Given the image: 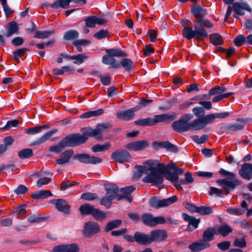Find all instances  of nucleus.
Returning <instances> with one entry per match:
<instances>
[{
    "label": "nucleus",
    "instance_id": "obj_1",
    "mask_svg": "<svg viewBox=\"0 0 252 252\" xmlns=\"http://www.w3.org/2000/svg\"><path fill=\"white\" fill-rule=\"evenodd\" d=\"M190 12L196 19L193 21L194 30L184 25L183 36L188 40L194 39L198 41H202L208 36V33L205 28H212L213 24L208 19L203 18L207 14V10L200 5L192 6Z\"/></svg>",
    "mask_w": 252,
    "mask_h": 252
},
{
    "label": "nucleus",
    "instance_id": "obj_2",
    "mask_svg": "<svg viewBox=\"0 0 252 252\" xmlns=\"http://www.w3.org/2000/svg\"><path fill=\"white\" fill-rule=\"evenodd\" d=\"M105 52L107 55L103 56L102 59L103 64L110 65L113 69L123 67L127 73H130L133 71L134 63L130 59L123 58L119 62H117L114 58L127 57V54L125 51L118 48H110L106 49Z\"/></svg>",
    "mask_w": 252,
    "mask_h": 252
},
{
    "label": "nucleus",
    "instance_id": "obj_3",
    "mask_svg": "<svg viewBox=\"0 0 252 252\" xmlns=\"http://www.w3.org/2000/svg\"><path fill=\"white\" fill-rule=\"evenodd\" d=\"M221 176L224 179H218L216 183L224 190V194L228 195L230 192L235 190L236 187L241 185L242 182L238 179L236 174L230 171L220 168L219 171Z\"/></svg>",
    "mask_w": 252,
    "mask_h": 252
},
{
    "label": "nucleus",
    "instance_id": "obj_4",
    "mask_svg": "<svg viewBox=\"0 0 252 252\" xmlns=\"http://www.w3.org/2000/svg\"><path fill=\"white\" fill-rule=\"evenodd\" d=\"M80 133H72L62 138L66 147H75L85 144L90 137L86 127L81 128Z\"/></svg>",
    "mask_w": 252,
    "mask_h": 252
},
{
    "label": "nucleus",
    "instance_id": "obj_5",
    "mask_svg": "<svg viewBox=\"0 0 252 252\" xmlns=\"http://www.w3.org/2000/svg\"><path fill=\"white\" fill-rule=\"evenodd\" d=\"M193 117V116L189 113L182 115L179 120L172 123L171 126L173 129L178 133H184L189 130H197L194 120L189 122Z\"/></svg>",
    "mask_w": 252,
    "mask_h": 252
},
{
    "label": "nucleus",
    "instance_id": "obj_6",
    "mask_svg": "<svg viewBox=\"0 0 252 252\" xmlns=\"http://www.w3.org/2000/svg\"><path fill=\"white\" fill-rule=\"evenodd\" d=\"M177 114L175 112L171 113L156 115L154 118L148 117L140 119L134 122L135 125L141 126H150L156 125L158 123L170 122L176 119Z\"/></svg>",
    "mask_w": 252,
    "mask_h": 252
},
{
    "label": "nucleus",
    "instance_id": "obj_7",
    "mask_svg": "<svg viewBox=\"0 0 252 252\" xmlns=\"http://www.w3.org/2000/svg\"><path fill=\"white\" fill-rule=\"evenodd\" d=\"M72 150H68L64 151L63 154V158L67 162L73 156L74 159L77 160L81 163L85 164H97L102 162V159L98 157L91 156L87 153H77L74 155Z\"/></svg>",
    "mask_w": 252,
    "mask_h": 252
},
{
    "label": "nucleus",
    "instance_id": "obj_8",
    "mask_svg": "<svg viewBox=\"0 0 252 252\" xmlns=\"http://www.w3.org/2000/svg\"><path fill=\"white\" fill-rule=\"evenodd\" d=\"M179 168L173 162L168 163L166 165H165L163 163L158 162L157 160L154 170L163 177L164 176L167 180L173 182L175 181V179H177V175L174 172Z\"/></svg>",
    "mask_w": 252,
    "mask_h": 252
},
{
    "label": "nucleus",
    "instance_id": "obj_9",
    "mask_svg": "<svg viewBox=\"0 0 252 252\" xmlns=\"http://www.w3.org/2000/svg\"><path fill=\"white\" fill-rule=\"evenodd\" d=\"M79 211L82 216L91 215L95 220L97 221H102L107 217L105 212L98 208H94L88 203L81 205L79 208Z\"/></svg>",
    "mask_w": 252,
    "mask_h": 252
},
{
    "label": "nucleus",
    "instance_id": "obj_10",
    "mask_svg": "<svg viewBox=\"0 0 252 252\" xmlns=\"http://www.w3.org/2000/svg\"><path fill=\"white\" fill-rule=\"evenodd\" d=\"M177 200L178 197L176 195L161 200H159L157 196H153L149 200V205L150 207L157 209L169 206L176 202Z\"/></svg>",
    "mask_w": 252,
    "mask_h": 252
},
{
    "label": "nucleus",
    "instance_id": "obj_11",
    "mask_svg": "<svg viewBox=\"0 0 252 252\" xmlns=\"http://www.w3.org/2000/svg\"><path fill=\"white\" fill-rule=\"evenodd\" d=\"M111 125L109 123H100L97 125L95 128L91 127H86L90 137H94L97 140H100L102 138L101 133L106 131L110 128Z\"/></svg>",
    "mask_w": 252,
    "mask_h": 252
},
{
    "label": "nucleus",
    "instance_id": "obj_12",
    "mask_svg": "<svg viewBox=\"0 0 252 252\" xmlns=\"http://www.w3.org/2000/svg\"><path fill=\"white\" fill-rule=\"evenodd\" d=\"M100 230V226L98 223L88 221L84 224L83 233L86 238H91L99 234Z\"/></svg>",
    "mask_w": 252,
    "mask_h": 252
},
{
    "label": "nucleus",
    "instance_id": "obj_13",
    "mask_svg": "<svg viewBox=\"0 0 252 252\" xmlns=\"http://www.w3.org/2000/svg\"><path fill=\"white\" fill-rule=\"evenodd\" d=\"M7 32L3 35L0 34V45L4 46L5 44L4 37L9 38L14 34H18L19 32V26L16 21H11L6 25Z\"/></svg>",
    "mask_w": 252,
    "mask_h": 252
},
{
    "label": "nucleus",
    "instance_id": "obj_14",
    "mask_svg": "<svg viewBox=\"0 0 252 252\" xmlns=\"http://www.w3.org/2000/svg\"><path fill=\"white\" fill-rule=\"evenodd\" d=\"M130 154L126 150L119 149L113 152L111 155V158L116 162L124 163L129 162L131 159Z\"/></svg>",
    "mask_w": 252,
    "mask_h": 252
},
{
    "label": "nucleus",
    "instance_id": "obj_15",
    "mask_svg": "<svg viewBox=\"0 0 252 252\" xmlns=\"http://www.w3.org/2000/svg\"><path fill=\"white\" fill-rule=\"evenodd\" d=\"M142 181L144 183H151L152 185L159 186L163 183V176L154 170L147 174Z\"/></svg>",
    "mask_w": 252,
    "mask_h": 252
},
{
    "label": "nucleus",
    "instance_id": "obj_16",
    "mask_svg": "<svg viewBox=\"0 0 252 252\" xmlns=\"http://www.w3.org/2000/svg\"><path fill=\"white\" fill-rule=\"evenodd\" d=\"M233 9L235 12L233 16L236 19H238L239 16H243L245 14V10L249 12L252 11V8L249 4L245 2H235L233 5Z\"/></svg>",
    "mask_w": 252,
    "mask_h": 252
},
{
    "label": "nucleus",
    "instance_id": "obj_17",
    "mask_svg": "<svg viewBox=\"0 0 252 252\" xmlns=\"http://www.w3.org/2000/svg\"><path fill=\"white\" fill-rule=\"evenodd\" d=\"M215 118V114H210L194 119L196 130H199L206 127L207 125L212 123Z\"/></svg>",
    "mask_w": 252,
    "mask_h": 252
},
{
    "label": "nucleus",
    "instance_id": "obj_18",
    "mask_svg": "<svg viewBox=\"0 0 252 252\" xmlns=\"http://www.w3.org/2000/svg\"><path fill=\"white\" fill-rule=\"evenodd\" d=\"M152 146L156 150L159 148L165 149L167 151L177 153L179 152L177 146L174 145L168 141H154L152 143Z\"/></svg>",
    "mask_w": 252,
    "mask_h": 252
},
{
    "label": "nucleus",
    "instance_id": "obj_19",
    "mask_svg": "<svg viewBox=\"0 0 252 252\" xmlns=\"http://www.w3.org/2000/svg\"><path fill=\"white\" fill-rule=\"evenodd\" d=\"M236 121L241 122V123L228 124L221 126L220 129L223 132H227L231 134L238 131L243 130L244 128V120L239 118L236 120Z\"/></svg>",
    "mask_w": 252,
    "mask_h": 252
},
{
    "label": "nucleus",
    "instance_id": "obj_20",
    "mask_svg": "<svg viewBox=\"0 0 252 252\" xmlns=\"http://www.w3.org/2000/svg\"><path fill=\"white\" fill-rule=\"evenodd\" d=\"M182 217L186 221L188 222L187 230L189 232H191L197 228L198 225L200 222V219H196L193 216H189L185 213L182 214Z\"/></svg>",
    "mask_w": 252,
    "mask_h": 252
},
{
    "label": "nucleus",
    "instance_id": "obj_21",
    "mask_svg": "<svg viewBox=\"0 0 252 252\" xmlns=\"http://www.w3.org/2000/svg\"><path fill=\"white\" fill-rule=\"evenodd\" d=\"M56 209L65 215L69 214L70 206L68 202L63 199H55L52 200Z\"/></svg>",
    "mask_w": 252,
    "mask_h": 252
},
{
    "label": "nucleus",
    "instance_id": "obj_22",
    "mask_svg": "<svg viewBox=\"0 0 252 252\" xmlns=\"http://www.w3.org/2000/svg\"><path fill=\"white\" fill-rule=\"evenodd\" d=\"M151 244L153 242H160L164 241L167 237L166 231L164 229H155L151 231L150 234Z\"/></svg>",
    "mask_w": 252,
    "mask_h": 252
},
{
    "label": "nucleus",
    "instance_id": "obj_23",
    "mask_svg": "<svg viewBox=\"0 0 252 252\" xmlns=\"http://www.w3.org/2000/svg\"><path fill=\"white\" fill-rule=\"evenodd\" d=\"M59 56L67 60H74L73 62V63L77 65L82 64L88 59V56L84 54H78L76 55H74L62 53Z\"/></svg>",
    "mask_w": 252,
    "mask_h": 252
},
{
    "label": "nucleus",
    "instance_id": "obj_24",
    "mask_svg": "<svg viewBox=\"0 0 252 252\" xmlns=\"http://www.w3.org/2000/svg\"><path fill=\"white\" fill-rule=\"evenodd\" d=\"M57 129L54 128L50 131L46 132L42 136L39 137L36 139V140L33 141L32 143L30 145L31 146H37L42 144L47 141L49 140L50 141H53L55 140V138H52V136L56 133L57 132Z\"/></svg>",
    "mask_w": 252,
    "mask_h": 252
},
{
    "label": "nucleus",
    "instance_id": "obj_25",
    "mask_svg": "<svg viewBox=\"0 0 252 252\" xmlns=\"http://www.w3.org/2000/svg\"><path fill=\"white\" fill-rule=\"evenodd\" d=\"M149 146L148 142L146 140H138L127 144L125 147L128 150L134 151H142Z\"/></svg>",
    "mask_w": 252,
    "mask_h": 252
},
{
    "label": "nucleus",
    "instance_id": "obj_26",
    "mask_svg": "<svg viewBox=\"0 0 252 252\" xmlns=\"http://www.w3.org/2000/svg\"><path fill=\"white\" fill-rule=\"evenodd\" d=\"M104 189L106 191V195L108 196L112 200L119 198V189L117 185L114 184H105L104 185Z\"/></svg>",
    "mask_w": 252,
    "mask_h": 252
},
{
    "label": "nucleus",
    "instance_id": "obj_27",
    "mask_svg": "<svg viewBox=\"0 0 252 252\" xmlns=\"http://www.w3.org/2000/svg\"><path fill=\"white\" fill-rule=\"evenodd\" d=\"M238 173L244 179L250 181L252 178V163H245L238 170Z\"/></svg>",
    "mask_w": 252,
    "mask_h": 252
},
{
    "label": "nucleus",
    "instance_id": "obj_28",
    "mask_svg": "<svg viewBox=\"0 0 252 252\" xmlns=\"http://www.w3.org/2000/svg\"><path fill=\"white\" fill-rule=\"evenodd\" d=\"M135 189V187L133 186H129L121 188L119 189V191L123 192V194H120V195H119L118 200H121L125 198L128 202L130 203L132 201L131 194Z\"/></svg>",
    "mask_w": 252,
    "mask_h": 252
},
{
    "label": "nucleus",
    "instance_id": "obj_29",
    "mask_svg": "<svg viewBox=\"0 0 252 252\" xmlns=\"http://www.w3.org/2000/svg\"><path fill=\"white\" fill-rule=\"evenodd\" d=\"M135 242L137 244L143 245L151 244L150 235L140 231H136L134 233Z\"/></svg>",
    "mask_w": 252,
    "mask_h": 252
},
{
    "label": "nucleus",
    "instance_id": "obj_30",
    "mask_svg": "<svg viewBox=\"0 0 252 252\" xmlns=\"http://www.w3.org/2000/svg\"><path fill=\"white\" fill-rule=\"evenodd\" d=\"M218 235L216 228L214 226L207 227L203 233L202 240L204 242L208 243L214 239V236Z\"/></svg>",
    "mask_w": 252,
    "mask_h": 252
},
{
    "label": "nucleus",
    "instance_id": "obj_31",
    "mask_svg": "<svg viewBox=\"0 0 252 252\" xmlns=\"http://www.w3.org/2000/svg\"><path fill=\"white\" fill-rule=\"evenodd\" d=\"M211 245L209 243L197 242H193L189 246V249L192 252H198L204 249L209 248Z\"/></svg>",
    "mask_w": 252,
    "mask_h": 252
},
{
    "label": "nucleus",
    "instance_id": "obj_32",
    "mask_svg": "<svg viewBox=\"0 0 252 252\" xmlns=\"http://www.w3.org/2000/svg\"><path fill=\"white\" fill-rule=\"evenodd\" d=\"M134 117L135 114L132 112L130 109L118 112L116 116L117 118L126 121L132 120Z\"/></svg>",
    "mask_w": 252,
    "mask_h": 252
},
{
    "label": "nucleus",
    "instance_id": "obj_33",
    "mask_svg": "<svg viewBox=\"0 0 252 252\" xmlns=\"http://www.w3.org/2000/svg\"><path fill=\"white\" fill-rule=\"evenodd\" d=\"M70 0H56L55 2L50 5L53 9H58L60 8L66 9L69 7Z\"/></svg>",
    "mask_w": 252,
    "mask_h": 252
},
{
    "label": "nucleus",
    "instance_id": "obj_34",
    "mask_svg": "<svg viewBox=\"0 0 252 252\" xmlns=\"http://www.w3.org/2000/svg\"><path fill=\"white\" fill-rule=\"evenodd\" d=\"M70 0H56L55 2L50 5L53 9H58L60 8L66 9L69 7Z\"/></svg>",
    "mask_w": 252,
    "mask_h": 252
},
{
    "label": "nucleus",
    "instance_id": "obj_35",
    "mask_svg": "<svg viewBox=\"0 0 252 252\" xmlns=\"http://www.w3.org/2000/svg\"><path fill=\"white\" fill-rule=\"evenodd\" d=\"M79 36V33L75 30H69L65 32L63 35V39L64 41H71L76 40Z\"/></svg>",
    "mask_w": 252,
    "mask_h": 252
},
{
    "label": "nucleus",
    "instance_id": "obj_36",
    "mask_svg": "<svg viewBox=\"0 0 252 252\" xmlns=\"http://www.w3.org/2000/svg\"><path fill=\"white\" fill-rule=\"evenodd\" d=\"M52 195L51 192L47 190H39L33 192L31 196L34 199H41Z\"/></svg>",
    "mask_w": 252,
    "mask_h": 252
},
{
    "label": "nucleus",
    "instance_id": "obj_37",
    "mask_svg": "<svg viewBox=\"0 0 252 252\" xmlns=\"http://www.w3.org/2000/svg\"><path fill=\"white\" fill-rule=\"evenodd\" d=\"M54 30L49 31H37L35 32L33 37L38 39H45L49 37L55 33Z\"/></svg>",
    "mask_w": 252,
    "mask_h": 252
},
{
    "label": "nucleus",
    "instance_id": "obj_38",
    "mask_svg": "<svg viewBox=\"0 0 252 252\" xmlns=\"http://www.w3.org/2000/svg\"><path fill=\"white\" fill-rule=\"evenodd\" d=\"M121 220H114L107 222L104 228V231L108 232L113 229L118 228L122 224Z\"/></svg>",
    "mask_w": 252,
    "mask_h": 252
},
{
    "label": "nucleus",
    "instance_id": "obj_39",
    "mask_svg": "<svg viewBox=\"0 0 252 252\" xmlns=\"http://www.w3.org/2000/svg\"><path fill=\"white\" fill-rule=\"evenodd\" d=\"M211 43L215 46L221 45L223 43L222 36L218 33H214L210 35Z\"/></svg>",
    "mask_w": 252,
    "mask_h": 252
},
{
    "label": "nucleus",
    "instance_id": "obj_40",
    "mask_svg": "<svg viewBox=\"0 0 252 252\" xmlns=\"http://www.w3.org/2000/svg\"><path fill=\"white\" fill-rule=\"evenodd\" d=\"M142 221L144 225L149 227L154 226V217L150 213H144L141 217Z\"/></svg>",
    "mask_w": 252,
    "mask_h": 252
},
{
    "label": "nucleus",
    "instance_id": "obj_41",
    "mask_svg": "<svg viewBox=\"0 0 252 252\" xmlns=\"http://www.w3.org/2000/svg\"><path fill=\"white\" fill-rule=\"evenodd\" d=\"M233 232V229L227 224L220 226L217 229L218 235L220 234L223 237H226Z\"/></svg>",
    "mask_w": 252,
    "mask_h": 252
},
{
    "label": "nucleus",
    "instance_id": "obj_42",
    "mask_svg": "<svg viewBox=\"0 0 252 252\" xmlns=\"http://www.w3.org/2000/svg\"><path fill=\"white\" fill-rule=\"evenodd\" d=\"M104 110L102 108L98 109L96 110L90 111L84 113L80 116L81 119H87L92 117H96L103 114Z\"/></svg>",
    "mask_w": 252,
    "mask_h": 252
},
{
    "label": "nucleus",
    "instance_id": "obj_43",
    "mask_svg": "<svg viewBox=\"0 0 252 252\" xmlns=\"http://www.w3.org/2000/svg\"><path fill=\"white\" fill-rule=\"evenodd\" d=\"M65 147H66L62 139L58 144L50 146L49 151L58 154L61 153Z\"/></svg>",
    "mask_w": 252,
    "mask_h": 252
},
{
    "label": "nucleus",
    "instance_id": "obj_44",
    "mask_svg": "<svg viewBox=\"0 0 252 252\" xmlns=\"http://www.w3.org/2000/svg\"><path fill=\"white\" fill-rule=\"evenodd\" d=\"M109 147L110 143L109 142H105L103 145L97 144L91 147V151L93 153L102 152L107 150Z\"/></svg>",
    "mask_w": 252,
    "mask_h": 252
},
{
    "label": "nucleus",
    "instance_id": "obj_45",
    "mask_svg": "<svg viewBox=\"0 0 252 252\" xmlns=\"http://www.w3.org/2000/svg\"><path fill=\"white\" fill-rule=\"evenodd\" d=\"M18 156L21 159L29 158L33 156V151L32 149H24L18 152Z\"/></svg>",
    "mask_w": 252,
    "mask_h": 252
},
{
    "label": "nucleus",
    "instance_id": "obj_46",
    "mask_svg": "<svg viewBox=\"0 0 252 252\" xmlns=\"http://www.w3.org/2000/svg\"><path fill=\"white\" fill-rule=\"evenodd\" d=\"M157 160H147L144 162L145 167V169L147 171V174L154 170L156 166Z\"/></svg>",
    "mask_w": 252,
    "mask_h": 252
},
{
    "label": "nucleus",
    "instance_id": "obj_47",
    "mask_svg": "<svg viewBox=\"0 0 252 252\" xmlns=\"http://www.w3.org/2000/svg\"><path fill=\"white\" fill-rule=\"evenodd\" d=\"M98 198V195L95 193L86 192L80 196V199L87 201H94Z\"/></svg>",
    "mask_w": 252,
    "mask_h": 252
},
{
    "label": "nucleus",
    "instance_id": "obj_48",
    "mask_svg": "<svg viewBox=\"0 0 252 252\" xmlns=\"http://www.w3.org/2000/svg\"><path fill=\"white\" fill-rule=\"evenodd\" d=\"M226 89L225 87L223 86H217L215 87L212 88L211 90L209 91V95H216V94H220L226 91Z\"/></svg>",
    "mask_w": 252,
    "mask_h": 252
},
{
    "label": "nucleus",
    "instance_id": "obj_49",
    "mask_svg": "<svg viewBox=\"0 0 252 252\" xmlns=\"http://www.w3.org/2000/svg\"><path fill=\"white\" fill-rule=\"evenodd\" d=\"M183 169L181 168L178 169L177 170L175 171V172H174V173L177 175V179H175V181L171 182L172 184H173L174 187L179 190L183 189V188L181 184H180L179 183H177V182L179 178V176L183 174Z\"/></svg>",
    "mask_w": 252,
    "mask_h": 252
},
{
    "label": "nucleus",
    "instance_id": "obj_50",
    "mask_svg": "<svg viewBox=\"0 0 252 252\" xmlns=\"http://www.w3.org/2000/svg\"><path fill=\"white\" fill-rule=\"evenodd\" d=\"M234 45L237 47H240L242 45L246 44V37L242 34H238L233 40Z\"/></svg>",
    "mask_w": 252,
    "mask_h": 252
},
{
    "label": "nucleus",
    "instance_id": "obj_51",
    "mask_svg": "<svg viewBox=\"0 0 252 252\" xmlns=\"http://www.w3.org/2000/svg\"><path fill=\"white\" fill-rule=\"evenodd\" d=\"M191 139L197 144H202L205 143L208 140L209 136L206 134L201 135L200 137L198 135H194L191 136Z\"/></svg>",
    "mask_w": 252,
    "mask_h": 252
},
{
    "label": "nucleus",
    "instance_id": "obj_52",
    "mask_svg": "<svg viewBox=\"0 0 252 252\" xmlns=\"http://www.w3.org/2000/svg\"><path fill=\"white\" fill-rule=\"evenodd\" d=\"M25 54L22 48L16 49L12 53L13 58L17 63H18L20 62V58L24 56Z\"/></svg>",
    "mask_w": 252,
    "mask_h": 252
},
{
    "label": "nucleus",
    "instance_id": "obj_53",
    "mask_svg": "<svg viewBox=\"0 0 252 252\" xmlns=\"http://www.w3.org/2000/svg\"><path fill=\"white\" fill-rule=\"evenodd\" d=\"M45 219L46 218L44 217H41L36 214H33L28 218L27 221L30 223H35L44 221Z\"/></svg>",
    "mask_w": 252,
    "mask_h": 252
},
{
    "label": "nucleus",
    "instance_id": "obj_54",
    "mask_svg": "<svg viewBox=\"0 0 252 252\" xmlns=\"http://www.w3.org/2000/svg\"><path fill=\"white\" fill-rule=\"evenodd\" d=\"M213 212L211 207L206 206H199L198 213L201 215L205 216L212 214Z\"/></svg>",
    "mask_w": 252,
    "mask_h": 252
},
{
    "label": "nucleus",
    "instance_id": "obj_55",
    "mask_svg": "<svg viewBox=\"0 0 252 252\" xmlns=\"http://www.w3.org/2000/svg\"><path fill=\"white\" fill-rule=\"evenodd\" d=\"M87 27L94 28L95 27V16H90L84 20Z\"/></svg>",
    "mask_w": 252,
    "mask_h": 252
},
{
    "label": "nucleus",
    "instance_id": "obj_56",
    "mask_svg": "<svg viewBox=\"0 0 252 252\" xmlns=\"http://www.w3.org/2000/svg\"><path fill=\"white\" fill-rule=\"evenodd\" d=\"M19 121L16 119L8 121L6 125L2 127H0V129H7L11 127H17L19 125Z\"/></svg>",
    "mask_w": 252,
    "mask_h": 252
},
{
    "label": "nucleus",
    "instance_id": "obj_57",
    "mask_svg": "<svg viewBox=\"0 0 252 252\" xmlns=\"http://www.w3.org/2000/svg\"><path fill=\"white\" fill-rule=\"evenodd\" d=\"M226 212L233 215H241L245 213V211L242 209L238 208H229L226 210Z\"/></svg>",
    "mask_w": 252,
    "mask_h": 252
},
{
    "label": "nucleus",
    "instance_id": "obj_58",
    "mask_svg": "<svg viewBox=\"0 0 252 252\" xmlns=\"http://www.w3.org/2000/svg\"><path fill=\"white\" fill-rule=\"evenodd\" d=\"M108 34L107 31L102 29L96 32L94 34V37L97 40H100L107 37Z\"/></svg>",
    "mask_w": 252,
    "mask_h": 252
},
{
    "label": "nucleus",
    "instance_id": "obj_59",
    "mask_svg": "<svg viewBox=\"0 0 252 252\" xmlns=\"http://www.w3.org/2000/svg\"><path fill=\"white\" fill-rule=\"evenodd\" d=\"M99 79L100 82L104 86H107L111 84V76L110 74H106L104 76L101 75Z\"/></svg>",
    "mask_w": 252,
    "mask_h": 252
},
{
    "label": "nucleus",
    "instance_id": "obj_60",
    "mask_svg": "<svg viewBox=\"0 0 252 252\" xmlns=\"http://www.w3.org/2000/svg\"><path fill=\"white\" fill-rule=\"evenodd\" d=\"M231 243L229 241H225L217 244V247L222 251H226L229 249Z\"/></svg>",
    "mask_w": 252,
    "mask_h": 252
},
{
    "label": "nucleus",
    "instance_id": "obj_61",
    "mask_svg": "<svg viewBox=\"0 0 252 252\" xmlns=\"http://www.w3.org/2000/svg\"><path fill=\"white\" fill-rule=\"evenodd\" d=\"M66 252H80V248L77 244L73 243L66 244Z\"/></svg>",
    "mask_w": 252,
    "mask_h": 252
},
{
    "label": "nucleus",
    "instance_id": "obj_62",
    "mask_svg": "<svg viewBox=\"0 0 252 252\" xmlns=\"http://www.w3.org/2000/svg\"><path fill=\"white\" fill-rule=\"evenodd\" d=\"M113 200L112 198H110L105 195V196L103 197L100 200V204L106 207L107 208H109L112 203Z\"/></svg>",
    "mask_w": 252,
    "mask_h": 252
},
{
    "label": "nucleus",
    "instance_id": "obj_63",
    "mask_svg": "<svg viewBox=\"0 0 252 252\" xmlns=\"http://www.w3.org/2000/svg\"><path fill=\"white\" fill-rule=\"evenodd\" d=\"M234 246L236 247L243 248L247 246L246 241L245 237H243L241 239L236 238L234 242Z\"/></svg>",
    "mask_w": 252,
    "mask_h": 252
},
{
    "label": "nucleus",
    "instance_id": "obj_64",
    "mask_svg": "<svg viewBox=\"0 0 252 252\" xmlns=\"http://www.w3.org/2000/svg\"><path fill=\"white\" fill-rule=\"evenodd\" d=\"M192 111L198 118L203 117L205 114V110L202 107H195L192 109Z\"/></svg>",
    "mask_w": 252,
    "mask_h": 252
}]
</instances>
